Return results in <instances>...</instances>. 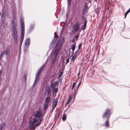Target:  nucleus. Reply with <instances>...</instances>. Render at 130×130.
<instances>
[{
    "label": "nucleus",
    "mask_w": 130,
    "mask_h": 130,
    "mask_svg": "<svg viewBox=\"0 0 130 130\" xmlns=\"http://www.w3.org/2000/svg\"><path fill=\"white\" fill-rule=\"evenodd\" d=\"M34 25L32 24L30 26V28L29 30V32H31L34 30Z\"/></svg>",
    "instance_id": "19"
},
{
    "label": "nucleus",
    "mask_w": 130,
    "mask_h": 130,
    "mask_svg": "<svg viewBox=\"0 0 130 130\" xmlns=\"http://www.w3.org/2000/svg\"><path fill=\"white\" fill-rule=\"evenodd\" d=\"M85 42H84V45H85Z\"/></svg>",
    "instance_id": "61"
},
{
    "label": "nucleus",
    "mask_w": 130,
    "mask_h": 130,
    "mask_svg": "<svg viewBox=\"0 0 130 130\" xmlns=\"http://www.w3.org/2000/svg\"><path fill=\"white\" fill-rule=\"evenodd\" d=\"M41 71H42V70H41V69H39L38 72H39L40 73Z\"/></svg>",
    "instance_id": "51"
},
{
    "label": "nucleus",
    "mask_w": 130,
    "mask_h": 130,
    "mask_svg": "<svg viewBox=\"0 0 130 130\" xmlns=\"http://www.w3.org/2000/svg\"><path fill=\"white\" fill-rule=\"evenodd\" d=\"M78 51H76L75 52V54H76L78 53Z\"/></svg>",
    "instance_id": "52"
},
{
    "label": "nucleus",
    "mask_w": 130,
    "mask_h": 130,
    "mask_svg": "<svg viewBox=\"0 0 130 130\" xmlns=\"http://www.w3.org/2000/svg\"><path fill=\"white\" fill-rule=\"evenodd\" d=\"M82 19H85V18L84 17H82Z\"/></svg>",
    "instance_id": "57"
},
{
    "label": "nucleus",
    "mask_w": 130,
    "mask_h": 130,
    "mask_svg": "<svg viewBox=\"0 0 130 130\" xmlns=\"http://www.w3.org/2000/svg\"><path fill=\"white\" fill-rule=\"evenodd\" d=\"M72 55H73L74 56H75V57H76V54H75V53H74V54H73V53H72Z\"/></svg>",
    "instance_id": "43"
},
{
    "label": "nucleus",
    "mask_w": 130,
    "mask_h": 130,
    "mask_svg": "<svg viewBox=\"0 0 130 130\" xmlns=\"http://www.w3.org/2000/svg\"><path fill=\"white\" fill-rule=\"evenodd\" d=\"M54 120L55 121V123H54V124L56 123V121L57 120H56V119H54Z\"/></svg>",
    "instance_id": "50"
},
{
    "label": "nucleus",
    "mask_w": 130,
    "mask_h": 130,
    "mask_svg": "<svg viewBox=\"0 0 130 130\" xmlns=\"http://www.w3.org/2000/svg\"><path fill=\"white\" fill-rule=\"evenodd\" d=\"M76 57L75 56H74L73 55H72V58L71 59V60L72 61H73L75 59Z\"/></svg>",
    "instance_id": "35"
},
{
    "label": "nucleus",
    "mask_w": 130,
    "mask_h": 130,
    "mask_svg": "<svg viewBox=\"0 0 130 130\" xmlns=\"http://www.w3.org/2000/svg\"><path fill=\"white\" fill-rule=\"evenodd\" d=\"M64 69L63 68L62 69V71L58 75V76L59 77H60L62 76L63 73V69Z\"/></svg>",
    "instance_id": "25"
},
{
    "label": "nucleus",
    "mask_w": 130,
    "mask_h": 130,
    "mask_svg": "<svg viewBox=\"0 0 130 130\" xmlns=\"http://www.w3.org/2000/svg\"><path fill=\"white\" fill-rule=\"evenodd\" d=\"M72 42H75V40L74 39H73L72 40Z\"/></svg>",
    "instance_id": "49"
},
{
    "label": "nucleus",
    "mask_w": 130,
    "mask_h": 130,
    "mask_svg": "<svg viewBox=\"0 0 130 130\" xmlns=\"http://www.w3.org/2000/svg\"><path fill=\"white\" fill-rule=\"evenodd\" d=\"M29 126L30 129L31 130H35L36 128L35 124L31 122L29 123Z\"/></svg>",
    "instance_id": "11"
},
{
    "label": "nucleus",
    "mask_w": 130,
    "mask_h": 130,
    "mask_svg": "<svg viewBox=\"0 0 130 130\" xmlns=\"http://www.w3.org/2000/svg\"><path fill=\"white\" fill-rule=\"evenodd\" d=\"M74 44L75 45V46L76 45V43L75 42H74Z\"/></svg>",
    "instance_id": "58"
},
{
    "label": "nucleus",
    "mask_w": 130,
    "mask_h": 130,
    "mask_svg": "<svg viewBox=\"0 0 130 130\" xmlns=\"http://www.w3.org/2000/svg\"><path fill=\"white\" fill-rule=\"evenodd\" d=\"M12 14L13 16H15V12L14 10H13L12 11Z\"/></svg>",
    "instance_id": "33"
},
{
    "label": "nucleus",
    "mask_w": 130,
    "mask_h": 130,
    "mask_svg": "<svg viewBox=\"0 0 130 130\" xmlns=\"http://www.w3.org/2000/svg\"><path fill=\"white\" fill-rule=\"evenodd\" d=\"M69 59H67L66 60V62L68 63L69 62Z\"/></svg>",
    "instance_id": "45"
},
{
    "label": "nucleus",
    "mask_w": 130,
    "mask_h": 130,
    "mask_svg": "<svg viewBox=\"0 0 130 130\" xmlns=\"http://www.w3.org/2000/svg\"><path fill=\"white\" fill-rule=\"evenodd\" d=\"M58 117H57V116H56V115H55V117L54 119H56V120H57Z\"/></svg>",
    "instance_id": "46"
},
{
    "label": "nucleus",
    "mask_w": 130,
    "mask_h": 130,
    "mask_svg": "<svg viewBox=\"0 0 130 130\" xmlns=\"http://www.w3.org/2000/svg\"><path fill=\"white\" fill-rule=\"evenodd\" d=\"M40 73L38 72L35 78V79L33 84V86H35L37 83L38 82L40 77Z\"/></svg>",
    "instance_id": "8"
},
{
    "label": "nucleus",
    "mask_w": 130,
    "mask_h": 130,
    "mask_svg": "<svg viewBox=\"0 0 130 130\" xmlns=\"http://www.w3.org/2000/svg\"><path fill=\"white\" fill-rule=\"evenodd\" d=\"M73 89L72 87V91H73Z\"/></svg>",
    "instance_id": "60"
},
{
    "label": "nucleus",
    "mask_w": 130,
    "mask_h": 130,
    "mask_svg": "<svg viewBox=\"0 0 130 130\" xmlns=\"http://www.w3.org/2000/svg\"><path fill=\"white\" fill-rule=\"evenodd\" d=\"M3 55L4 54H3V53H2L0 55V60H1L2 58V57Z\"/></svg>",
    "instance_id": "38"
},
{
    "label": "nucleus",
    "mask_w": 130,
    "mask_h": 130,
    "mask_svg": "<svg viewBox=\"0 0 130 130\" xmlns=\"http://www.w3.org/2000/svg\"><path fill=\"white\" fill-rule=\"evenodd\" d=\"M58 82H56L55 83V84H56V85H58Z\"/></svg>",
    "instance_id": "53"
},
{
    "label": "nucleus",
    "mask_w": 130,
    "mask_h": 130,
    "mask_svg": "<svg viewBox=\"0 0 130 130\" xmlns=\"http://www.w3.org/2000/svg\"><path fill=\"white\" fill-rule=\"evenodd\" d=\"M85 7L83 8V11L84 12H85L87 9V6H88V4L87 3H85L84 4Z\"/></svg>",
    "instance_id": "16"
},
{
    "label": "nucleus",
    "mask_w": 130,
    "mask_h": 130,
    "mask_svg": "<svg viewBox=\"0 0 130 130\" xmlns=\"http://www.w3.org/2000/svg\"><path fill=\"white\" fill-rule=\"evenodd\" d=\"M47 92L48 95L50 93V89L49 87H48L47 88Z\"/></svg>",
    "instance_id": "30"
},
{
    "label": "nucleus",
    "mask_w": 130,
    "mask_h": 130,
    "mask_svg": "<svg viewBox=\"0 0 130 130\" xmlns=\"http://www.w3.org/2000/svg\"><path fill=\"white\" fill-rule=\"evenodd\" d=\"M46 65V63H44L41 67L40 69H41V70H42L44 68H45Z\"/></svg>",
    "instance_id": "27"
},
{
    "label": "nucleus",
    "mask_w": 130,
    "mask_h": 130,
    "mask_svg": "<svg viewBox=\"0 0 130 130\" xmlns=\"http://www.w3.org/2000/svg\"><path fill=\"white\" fill-rule=\"evenodd\" d=\"M75 48V46L74 44H73L71 46V49L72 51V52L74 53V51Z\"/></svg>",
    "instance_id": "23"
},
{
    "label": "nucleus",
    "mask_w": 130,
    "mask_h": 130,
    "mask_svg": "<svg viewBox=\"0 0 130 130\" xmlns=\"http://www.w3.org/2000/svg\"><path fill=\"white\" fill-rule=\"evenodd\" d=\"M3 54H5L6 55L9 54L10 53V50L9 48L8 47L7 48L6 50H5L3 52H2Z\"/></svg>",
    "instance_id": "13"
},
{
    "label": "nucleus",
    "mask_w": 130,
    "mask_h": 130,
    "mask_svg": "<svg viewBox=\"0 0 130 130\" xmlns=\"http://www.w3.org/2000/svg\"><path fill=\"white\" fill-rule=\"evenodd\" d=\"M80 85H78L77 87L76 90H77L78 88L79 87Z\"/></svg>",
    "instance_id": "48"
},
{
    "label": "nucleus",
    "mask_w": 130,
    "mask_h": 130,
    "mask_svg": "<svg viewBox=\"0 0 130 130\" xmlns=\"http://www.w3.org/2000/svg\"><path fill=\"white\" fill-rule=\"evenodd\" d=\"M81 80H82V78H81V80H80V82L79 83H78V85H80V84H81Z\"/></svg>",
    "instance_id": "47"
},
{
    "label": "nucleus",
    "mask_w": 130,
    "mask_h": 130,
    "mask_svg": "<svg viewBox=\"0 0 130 130\" xmlns=\"http://www.w3.org/2000/svg\"><path fill=\"white\" fill-rule=\"evenodd\" d=\"M53 126H54V125H53V126H52V128L53 127Z\"/></svg>",
    "instance_id": "63"
},
{
    "label": "nucleus",
    "mask_w": 130,
    "mask_h": 130,
    "mask_svg": "<svg viewBox=\"0 0 130 130\" xmlns=\"http://www.w3.org/2000/svg\"><path fill=\"white\" fill-rule=\"evenodd\" d=\"M15 16H13L12 21L11 23L12 24V32L13 39L15 43L17 42L18 39V31L17 28V23L16 22H14L15 20Z\"/></svg>",
    "instance_id": "1"
},
{
    "label": "nucleus",
    "mask_w": 130,
    "mask_h": 130,
    "mask_svg": "<svg viewBox=\"0 0 130 130\" xmlns=\"http://www.w3.org/2000/svg\"><path fill=\"white\" fill-rule=\"evenodd\" d=\"M61 45L59 43L56 44L55 50L53 53V54L55 55V56H57L59 53V51L60 50V47Z\"/></svg>",
    "instance_id": "4"
},
{
    "label": "nucleus",
    "mask_w": 130,
    "mask_h": 130,
    "mask_svg": "<svg viewBox=\"0 0 130 130\" xmlns=\"http://www.w3.org/2000/svg\"><path fill=\"white\" fill-rule=\"evenodd\" d=\"M76 90V89H74V91L75 92H76V90Z\"/></svg>",
    "instance_id": "56"
},
{
    "label": "nucleus",
    "mask_w": 130,
    "mask_h": 130,
    "mask_svg": "<svg viewBox=\"0 0 130 130\" xmlns=\"http://www.w3.org/2000/svg\"><path fill=\"white\" fill-rule=\"evenodd\" d=\"M41 123L40 122H39L38 123H36L35 124V126H36V127H37L39 125H40Z\"/></svg>",
    "instance_id": "34"
},
{
    "label": "nucleus",
    "mask_w": 130,
    "mask_h": 130,
    "mask_svg": "<svg viewBox=\"0 0 130 130\" xmlns=\"http://www.w3.org/2000/svg\"><path fill=\"white\" fill-rule=\"evenodd\" d=\"M6 123L4 122L0 125V130H2L4 128L5 126L6 125Z\"/></svg>",
    "instance_id": "15"
},
{
    "label": "nucleus",
    "mask_w": 130,
    "mask_h": 130,
    "mask_svg": "<svg viewBox=\"0 0 130 130\" xmlns=\"http://www.w3.org/2000/svg\"><path fill=\"white\" fill-rule=\"evenodd\" d=\"M76 92H75V96L76 95Z\"/></svg>",
    "instance_id": "55"
},
{
    "label": "nucleus",
    "mask_w": 130,
    "mask_h": 130,
    "mask_svg": "<svg viewBox=\"0 0 130 130\" xmlns=\"http://www.w3.org/2000/svg\"><path fill=\"white\" fill-rule=\"evenodd\" d=\"M20 25L21 27V34L20 35V47L22 45L25 35V23L23 19L22 18H21L20 19Z\"/></svg>",
    "instance_id": "2"
},
{
    "label": "nucleus",
    "mask_w": 130,
    "mask_h": 130,
    "mask_svg": "<svg viewBox=\"0 0 130 130\" xmlns=\"http://www.w3.org/2000/svg\"><path fill=\"white\" fill-rule=\"evenodd\" d=\"M64 40V38H62L60 40L59 42L58 43L60 44L61 45H62V43H63Z\"/></svg>",
    "instance_id": "20"
},
{
    "label": "nucleus",
    "mask_w": 130,
    "mask_h": 130,
    "mask_svg": "<svg viewBox=\"0 0 130 130\" xmlns=\"http://www.w3.org/2000/svg\"><path fill=\"white\" fill-rule=\"evenodd\" d=\"M30 43V39L29 38H27L25 42L24 52H25L28 50V47Z\"/></svg>",
    "instance_id": "6"
},
{
    "label": "nucleus",
    "mask_w": 130,
    "mask_h": 130,
    "mask_svg": "<svg viewBox=\"0 0 130 130\" xmlns=\"http://www.w3.org/2000/svg\"><path fill=\"white\" fill-rule=\"evenodd\" d=\"M82 43H80L78 45V50H79L80 48L82 46Z\"/></svg>",
    "instance_id": "36"
},
{
    "label": "nucleus",
    "mask_w": 130,
    "mask_h": 130,
    "mask_svg": "<svg viewBox=\"0 0 130 130\" xmlns=\"http://www.w3.org/2000/svg\"><path fill=\"white\" fill-rule=\"evenodd\" d=\"M56 32L54 33V38L52 40L51 42L49 47V48L50 49H52L54 44L57 41V40L56 39L58 37V35H56Z\"/></svg>",
    "instance_id": "3"
},
{
    "label": "nucleus",
    "mask_w": 130,
    "mask_h": 130,
    "mask_svg": "<svg viewBox=\"0 0 130 130\" xmlns=\"http://www.w3.org/2000/svg\"><path fill=\"white\" fill-rule=\"evenodd\" d=\"M42 115L41 110H39L35 113L34 116L35 117L39 118Z\"/></svg>",
    "instance_id": "10"
},
{
    "label": "nucleus",
    "mask_w": 130,
    "mask_h": 130,
    "mask_svg": "<svg viewBox=\"0 0 130 130\" xmlns=\"http://www.w3.org/2000/svg\"><path fill=\"white\" fill-rule=\"evenodd\" d=\"M58 102V99L56 98L53 101L52 103L53 105L56 106Z\"/></svg>",
    "instance_id": "18"
},
{
    "label": "nucleus",
    "mask_w": 130,
    "mask_h": 130,
    "mask_svg": "<svg viewBox=\"0 0 130 130\" xmlns=\"http://www.w3.org/2000/svg\"><path fill=\"white\" fill-rule=\"evenodd\" d=\"M60 112H59V113L58 114V115H57V117H58L59 116V115H60Z\"/></svg>",
    "instance_id": "54"
},
{
    "label": "nucleus",
    "mask_w": 130,
    "mask_h": 130,
    "mask_svg": "<svg viewBox=\"0 0 130 130\" xmlns=\"http://www.w3.org/2000/svg\"><path fill=\"white\" fill-rule=\"evenodd\" d=\"M38 122L37 119L35 118H32V122L33 123H36Z\"/></svg>",
    "instance_id": "21"
},
{
    "label": "nucleus",
    "mask_w": 130,
    "mask_h": 130,
    "mask_svg": "<svg viewBox=\"0 0 130 130\" xmlns=\"http://www.w3.org/2000/svg\"><path fill=\"white\" fill-rule=\"evenodd\" d=\"M51 87L53 89H54L55 88V85L54 84H51Z\"/></svg>",
    "instance_id": "31"
},
{
    "label": "nucleus",
    "mask_w": 130,
    "mask_h": 130,
    "mask_svg": "<svg viewBox=\"0 0 130 130\" xmlns=\"http://www.w3.org/2000/svg\"><path fill=\"white\" fill-rule=\"evenodd\" d=\"M39 120L40 121L39 122H40L41 123V122L43 121V119L42 118H41L39 119Z\"/></svg>",
    "instance_id": "41"
},
{
    "label": "nucleus",
    "mask_w": 130,
    "mask_h": 130,
    "mask_svg": "<svg viewBox=\"0 0 130 130\" xmlns=\"http://www.w3.org/2000/svg\"><path fill=\"white\" fill-rule=\"evenodd\" d=\"M75 38H76V39H77L79 37V36H78L77 35H75Z\"/></svg>",
    "instance_id": "42"
},
{
    "label": "nucleus",
    "mask_w": 130,
    "mask_h": 130,
    "mask_svg": "<svg viewBox=\"0 0 130 130\" xmlns=\"http://www.w3.org/2000/svg\"><path fill=\"white\" fill-rule=\"evenodd\" d=\"M87 23V21L86 19V20H85V21L84 22L83 25L82 27V29L83 31L86 28Z\"/></svg>",
    "instance_id": "14"
},
{
    "label": "nucleus",
    "mask_w": 130,
    "mask_h": 130,
    "mask_svg": "<svg viewBox=\"0 0 130 130\" xmlns=\"http://www.w3.org/2000/svg\"><path fill=\"white\" fill-rule=\"evenodd\" d=\"M130 12V10H128L125 13L124 15V19H125L128 14Z\"/></svg>",
    "instance_id": "29"
},
{
    "label": "nucleus",
    "mask_w": 130,
    "mask_h": 130,
    "mask_svg": "<svg viewBox=\"0 0 130 130\" xmlns=\"http://www.w3.org/2000/svg\"><path fill=\"white\" fill-rule=\"evenodd\" d=\"M54 89V90L53 92V94L54 92H55L56 93L58 91V88H55Z\"/></svg>",
    "instance_id": "32"
},
{
    "label": "nucleus",
    "mask_w": 130,
    "mask_h": 130,
    "mask_svg": "<svg viewBox=\"0 0 130 130\" xmlns=\"http://www.w3.org/2000/svg\"><path fill=\"white\" fill-rule=\"evenodd\" d=\"M48 104L46 103H44V110H46L48 108Z\"/></svg>",
    "instance_id": "22"
},
{
    "label": "nucleus",
    "mask_w": 130,
    "mask_h": 130,
    "mask_svg": "<svg viewBox=\"0 0 130 130\" xmlns=\"http://www.w3.org/2000/svg\"><path fill=\"white\" fill-rule=\"evenodd\" d=\"M53 56H54V57H52L51 60V67L52 66L54 65V63L55 61L56 60V58L57 57V56H55V55L53 54Z\"/></svg>",
    "instance_id": "12"
},
{
    "label": "nucleus",
    "mask_w": 130,
    "mask_h": 130,
    "mask_svg": "<svg viewBox=\"0 0 130 130\" xmlns=\"http://www.w3.org/2000/svg\"><path fill=\"white\" fill-rule=\"evenodd\" d=\"M67 116L66 114H64L62 117V120L64 121L66 119Z\"/></svg>",
    "instance_id": "26"
},
{
    "label": "nucleus",
    "mask_w": 130,
    "mask_h": 130,
    "mask_svg": "<svg viewBox=\"0 0 130 130\" xmlns=\"http://www.w3.org/2000/svg\"><path fill=\"white\" fill-rule=\"evenodd\" d=\"M79 24L78 22H76L75 26L73 27L72 32L73 33L75 32L78 30L79 28Z\"/></svg>",
    "instance_id": "9"
},
{
    "label": "nucleus",
    "mask_w": 130,
    "mask_h": 130,
    "mask_svg": "<svg viewBox=\"0 0 130 130\" xmlns=\"http://www.w3.org/2000/svg\"><path fill=\"white\" fill-rule=\"evenodd\" d=\"M75 82H73V84L72 85V87L73 89L74 87H75Z\"/></svg>",
    "instance_id": "39"
},
{
    "label": "nucleus",
    "mask_w": 130,
    "mask_h": 130,
    "mask_svg": "<svg viewBox=\"0 0 130 130\" xmlns=\"http://www.w3.org/2000/svg\"><path fill=\"white\" fill-rule=\"evenodd\" d=\"M111 111L110 110L107 109L103 115V118H107V119H109Z\"/></svg>",
    "instance_id": "5"
},
{
    "label": "nucleus",
    "mask_w": 130,
    "mask_h": 130,
    "mask_svg": "<svg viewBox=\"0 0 130 130\" xmlns=\"http://www.w3.org/2000/svg\"><path fill=\"white\" fill-rule=\"evenodd\" d=\"M97 0H94V1H96Z\"/></svg>",
    "instance_id": "62"
},
{
    "label": "nucleus",
    "mask_w": 130,
    "mask_h": 130,
    "mask_svg": "<svg viewBox=\"0 0 130 130\" xmlns=\"http://www.w3.org/2000/svg\"><path fill=\"white\" fill-rule=\"evenodd\" d=\"M50 96H47L45 99V103L48 104L50 101Z\"/></svg>",
    "instance_id": "17"
},
{
    "label": "nucleus",
    "mask_w": 130,
    "mask_h": 130,
    "mask_svg": "<svg viewBox=\"0 0 130 130\" xmlns=\"http://www.w3.org/2000/svg\"><path fill=\"white\" fill-rule=\"evenodd\" d=\"M24 78L25 80L26 81V80L27 76L26 74H25L24 75Z\"/></svg>",
    "instance_id": "40"
},
{
    "label": "nucleus",
    "mask_w": 130,
    "mask_h": 130,
    "mask_svg": "<svg viewBox=\"0 0 130 130\" xmlns=\"http://www.w3.org/2000/svg\"><path fill=\"white\" fill-rule=\"evenodd\" d=\"M72 99V96H71V95L70 96V97L69 98L67 102L66 103V104L65 105H67L71 101V100Z\"/></svg>",
    "instance_id": "24"
},
{
    "label": "nucleus",
    "mask_w": 130,
    "mask_h": 130,
    "mask_svg": "<svg viewBox=\"0 0 130 130\" xmlns=\"http://www.w3.org/2000/svg\"><path fill=\"white\" fill-rule=\"evenodd\" d=\"M51 113H52V112H53V111H52V110H51Z\"/></svg>",
    "instance_id": "59"
},
{
    "label": "nucleus",
    "mask_w": 130,
    "mask_h": 130,
    "mask_svg": "<svg viewBox=\"0 0 130 130\" xmlns=\"http://www.w3.org/2000/svg\"><path fill=\"white\" fill-rule=\"evenodd\" d=\"M56 106H55V105H52V109H53L54 108H55L56 107Z\"/></svg>",
    "instance_id": "44"
},
{
    "label": "nucleus",
    "mask_w": 130,
    "mask_h": 130,
    "mask_svg": "<svg viewBox=\"0 0 130 130\" xmlns=\"http://www.w3.org/2000/svg\"><path fill=\"white\" fill-rule=\"evenodd\" d=\"M109 120L108 119H106V126L107 127H108L109 126Z\"/></svg>",
    "instance_id": "28"
},
{
    "label": "nucleus",
    "mask_w": 130,
    "mask_h": 130,
    "mask_svg": "<svg viewBox=\"0 0 130 130\" xmlns=\"http://www.w3.org/2000/svg\"><path fill=\"white\" fill-rule=\"evenodd\" d=\"M71 0H68V4L69 6H70L71 4Z\"/></svg>",
    "instance_id": "37"
},
{
    "label": "nucleus",
    "mask_w": 130,
    "mask_h": 130,
    "mask_svg": "<svg viewBox=\"0 0 130 130\" xmlns=\"http://www.w3.org/2000/svg\"><path fill=\"white\" fill-rule=\"evenodd\" d=\"M6 12L5 7L4 6L2 7V14L1 16V18L2 19H4L5 18V16L6 14Z\"/></svg>",
    "instance_id": "7"
}]
</instances>
